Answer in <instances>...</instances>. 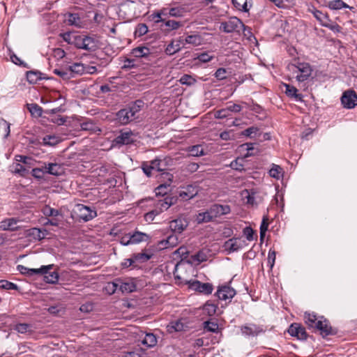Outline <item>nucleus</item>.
Masks as SVG:
<instances>
[{
    "mask_svg": "<svg viewBox=\"0 0 357 357\" xmlns=\"http://www.w3.org/2000/svg\"><path fill=\"white\" fill-rule=\"evenodd\" d=\"M131 54L137 58L146 57L151 54L149 48L145 46H139L132 49Z\"/></svg>",
    "mask_w": 357,
    "mask_h": 357,
    "instance_id": "nucleus-25",
    "label": "nucleus"
},
{
    "mask_svg": "<svg viewBox=\"0 0 357 357\" xmlns=\"http://www.w3.org/2000/svg\"><path fill=\"white\" fill-rule=\"evenodd\" d=\"M291 68L292 70L297 73L296 78L299 82L307 80L312 72L310 65L307 63H298V65H292Z\"/></svg>",
    "mask_w": 357,
    "mask_h": 357,
    "instance_id": "nucleus-5",
    "label": "nucleus"
},
{
    "mask_svg": "<svg viewBox=\"0 0 357 357\" xmlns=\"http://www.w3.org/2000/svg\"><path fill=\"white\" fill-rule=\"evenodd\" d=\"M81 128L83 130H90L93 132H96V130L100 131V130L98 129L91 121H87L82 123Z\"/></svg>",
    "mask_w": 357,
    "mask_h": 357,
    "instance_id": "nucleus-50",
    "label": "nucleus"
},
{
    "mask_svg": "<svg viewBox=\"0 0 357 357\" xmlns=\"http://www.w3.org/2000/svg\"><path fill=\"white\" fill-rule=\"evenodd\" d=\"M220 29L225 33L245 31L246 26L241 20L236 17H230L227 21L220 23Z\"/></svg>",
    "mask_w": 357,
    "mask_h": 357,
    "instance_id": "nucleus-4",
    "label": "nucleus"
},
{
    "mask_svg": "<svg viewBox=\"0 0 357 357\" xmlns=\"http://www.w3.org/2000/svg\"><path fill=\"white\" fill-rule=\"evenodd\" d=\"M30 328V325L28 324H18L15 326V329L20 333H26Z\"/></svg>",
    "mask_w": 357,
    "mask_h": 357,
    "instance_id": "nucleus-64",
    "label": "nucleus"
},
{
    "mask_svg": "<svg viewBox=\"0 0 357 357\" xmlns=\"http://www.w3.org/2000/svg\"><path fill=\"white\" fill-rule=\"evenodd\" d=\"M19 220L15 218H8L1 222L0 229L6 231H15L18 229V226L17 225Z\"/></svg>",
    "mask_w": 357,
    "mask_h": 357,
    "instance_id": "nucleus-20",
    "label": "nucleus"
},
{
    "mask_svg": "<svg viewBox=\"0 0 357 357\" xmlns=\"http://www.w3.org/2000/svg\"><path fill=\"white\" fill-rule=\"evenodd\" d=\"M288 333L290 335L296 337L298 340H305L307 335L304 327L297 323H293L288 328Z\"/></svg>",
    "mask_w": 357,
    "mask_h": 357,
    "instance_id": "nucleus-12",
    "label": "nucleus"
},
{
    "mask_svg": "<svg viewBox=\"0 0 357 357\" xmlns=\"http://www.w3.org/2000/svg\"><path fill=\"white\" fill-rule=\"evenodd\" d=\"M234 7L238 10L248 12V3L251 0H231Z\"/></svg>",
    "mask_w": 357,
    "mask_h": 357,
    "instance_id": "nucleus-33",
    "label": "nucleus"
},
{
    "mask_svg": "<svg viewBox=\"0 0 357 357\" xmlns=\"http://www.w3.org/2000/svg\"><path fill=\"white\" fill-rule=\"evenodd\" d=\"M217 308V305L211 301H207L204 305L203 310L208 316H213L216 313Z\"/></svg>",
    "mask_w": 357,
    "mask_h": 357,
    "instance_id": "nucleus-39",
    "label": "nucleus"
},
{
    "mask_svg": "<svg viewBox=\"0 0 357 357\" xmlns=\"http://www.w3.org/2000/svg\"><path fill=\"white\" fill-rule=\"evenodd\" d=\"M188 226L187 222L182 218L174 220L169 222V227L174 231L181 234Z\"/></svg>",
    "mask_w": 357,
    "mask_h": 357,
    "instance_id": "nucleus-19",
    "label": "nucleus"
},
{
    "mask_svg": "<svg viewBox=\"0 0 357 357\" xmlns=\"http://www.w3.org/2000/svg\"><path fill=\"white\" fill-rule=\"evenodd\" d=\"M268 218L266 215H264L262 219L261 224L260 225V238L261 239L264 238L265 234L268 230Z\"/></svg>",
    "mask_w": 357,
    "mask_h": 357,
    "instance_id": "nucleus-49",
    "label": "nucleus"
},
{
    "mask_svg": "<svg viewBox=\"0 0 357 357\" xmlns=\"http://www.w3.org/2000/svg\"><path fill=\"white\" fill-rule=\"evenodd\" d=\"M28 109L32 115L40 116L42 114V108L36 103L28 104Z\"/></svg>",
    "mask_w": 357,
    "mask_h": 357,
    "instance_id": "nucleus-43",
    "label": "nucleus"
},
{
    "mask_svg": "<svg viewBox=\"0 0 357 357\" xmlns=\"http://www.w3.org/2000/svg\"><path fill=\"white\" fill-rule=\"evenodd\" d=\"M179 82L182 84H185L187 86L193 85L196 82V79L189 75H184L181 78Z\"/></svg>",
    "mask_w": 357,
    "mask_h": 357,
    "instance_id": "nucleus-51",
    "label": "nucleus"
},
{
    "mask_svg": "<svg viewBox=\"0 0 357 357\" xmlns=\"http://www.w3.org/2000/svg\"><path fill=\"white\" fill-rule=\"evenodd\" d=\"M10 60L13 63H14L15 64L17 65V66H22V67H24V68H29V66H28L27 63H26L25 62H24L23 61H22L17 55H15L14 53L11 54L10 56Z\"/></svg>",
    "mask_w": 357,
    "mask_h": 357,
    "instance_id": "nucleus-54",
    "label": "nucleus"
},
{
    "mask_svg": "<svg viewBox=\"0 0 357 357\" xmlns=\"http://www.w3.org/2000/svg\"><path fill=\"white\" fill-rule=\"evenodd\" d=\"M166 243L169 248L176 246L178 244V236L175 234L169 235L166 238Z\"/></svg>",
    "mask_w": 357,
    "mask_h": 357,
    "instance_id": "nucleus-58",
    "label": "nucleus"
},
{
    "mask_svg": "<svg viewBox=\"0 0 357 357\" xmlns=\"http://www.w3.org/2000/svg\"><path fill=\"white\" fill-rule=\"evenodd\" d=\"M209 213H211L213 219L221 216L219 204L212 205L209 208Z\"/></svg>",
    "mask_w": 357,
    "mask_h": 357,
    "instance_id": "nucleus-57",
    "label": "nucleus"
},
{
    "mask_svg": "<svg viewBox=\"0 0 357 357\" xmlns=\"http://www.w3.org/2000/svg\"><path fill=\"white\" fill-rule=\"evenodd\" d=\"M243 158H237L231 162L230 167L233 169L238 170V171H242V170H243Z\"/></svg>",
    "mask_w": 357,
    "mask_h": 357,
    "instance_id": "nucleus-52",
    "label": "nucleus"
},
{
    "mask_svg": "<svg viewBox=\"0 0 357 357\" xmlns=\"http://www.w3.org/2000/svg\"><path fill=\"white\" fill-rule=\"evenodd\" d=\"M284 86L285 87V93L287 96L294 98L296 100H302L303 96L301 93H298V90L295 86L289 84H284Z\"/></svg>",
    "mask_w": 357,
    "mask_h": 357,
    "instance_id": "nucleus-23",
    "label": "nucleus"
},
{
    "mask_svg": "<svg viewBox=\"0 0 357 357\" xmlns=\"http://www.w3.org/2000/svg\"><path fill=\"white\" fill-rule=\"evenodd\" d=\"M341 102L345 108H354L357 105V94L353 90L347 91L342 94Z\"/></svg>",
    "mask_w": 357,
    "mask_h": 357,
    "instance_id": "nucleus-10",
    "label": "nucleus"
},
{
    "mask_svg": "<svg viewBox=\"0 0 357 357\" xmlns=\"http://www.w3.org/2000/svg\"><path fill=\"white\" fill-rule=\"evenodd\" d=\"M174 254L179 255L182 258V260H183L188 257V255L189 254V251H188L187 247L181 246L174 252Z\"/></svg>",
    "mask_w": 357,
    "mask_h": 357,
    "instance_id": "nucleus-59",
    "label": "nucleus"
},
{
    "mask_svg": "<svg viewBox=\"0 0 357 357\" xmlns=\"http://www.w3.org/2000/svg\"><path fill=\"white\" fill-rule=\"evenodd\" d=\"M259 129L257 127L252 126L243 130L242 134L245 136L252 137L256 135Z\"/></svg>",
    "mask_w": 357,
    "mask_h": 357,
    "instance_id": "nucleus-60",
    "label": "nucleus"
},
{
    "mask_svg": "<svg viewBox=\"0 0 357 357\" xmlns=\"http://www.w3.org/2000/svg\"><path fill=\"white\" fill-rule=\"evenodd\" d=\"M41 73L39 71H28L26 73V79L31 84H36L41 79Z\"/></svg>",
    "mask_w": 357,
    "mask_h": 357,
    "instance_id": "nucleus-36",
    "label": "nucleus"
},
{
    "mask_svg": "<svg viewBox=\"0 0 357 357\" xmlns=\"http://www.w3.org/2000/svg\"><path fill=\"white\" fill-rule=\"evenodd\" d=\"M169 185H166V184L160 185L155 190V195L157 196H158V195H161V196L166 195L167 193V191L169 190Z\"/></svg>",
    "mask_w": 357,
    "mask_h": 357,
    "instance_id": "nucleus-55",
    "label": "nucleus"
},
{
    "mask_svg": "<svg viewBox=\"0 0 357 357\" xmlns=\"http://www.w3.org/2000/svg\"><path fill=\"white\" fill-rule=\"evenodd\" d=\"M74 213L76 214L77 218L84 222L89 221L97 215V213L95 210L81 204L75 206Z\"/></svg>",
    "mask_w": 357,
    "mask_h": 357,
    "instance_id": "nucleus-6",
    "label": "nucleus"
},
{
    "mask_svg": "<svg viewBox=\"0 0 357 357\" xmlns=\"http://www.w3.org/2000/svg\"><path fill=\"white\" fill-rule=\"evenodd\" d=\"M61 142L59 137L56 135H46L43 138V144L54 146Z\"/></svg>",
    "mask_w": 357,
    "mask_h": 357,
    "instance_id": "nucleus-31",
    "label": "nucleus"
},
{
    "mask_svg": "<svg viewBox=\"0 0 357 357\" xmlns=\"http://www.w3.org/2000/svg\"><path fill=\"white\" fill-rule=\"evenodd\" d=\"M304 318L308 327L319 331L322 337L336 333L335 330L332 328L329 321L324 317H318L314 313H305Z\"/></svg>",
    "mask_w": 357,
    "mask_h": 357,
    "instance_id": "nucleus-1",
    "label": "nucleus"
},
{
    "mask_svg": "<svg viewBox=\"0 0 357 357\" xmlns=\"http://www.w3.org/2000/svg\"><path fill=\"white\" fill-rule=\"evenodd\" d=\"M45 281L47 283L55 284L59 280V274L57 272L54 271L44 274Z\"/></svg>",
    "mask_w": 357,
    "mask_h": 357,
    "instance_id": "nucleus-42",
    "label": "nucleus"
},
{
    "mask_svg": "<svg viewBox=\"0 0 357 357\" xmlns=\"http://www.w3.org/2000/svg\"><path fill=\"white\" fill-rule=\"evenodd\" d=\"M142 169L144 172V173L148 176L150 177L152 176L153 172H155L151 165V164L149 162V161L143 162L142 164Z\"/></svg>",
    "mask_w": 357,
    "mask_h": 357,
    "instance_id": "nucleus-46",
    "label": "nucleus"
},
{
    "mask_svg": "<svg viewBox=\"0 0 357 357\" xmlns=\"http://www.w3.org/2000/svg\"><path fill=\"white\" fill-rule=\"evenodd\" d=\"M53 73L61 77L64 80H68L72 78L71 73L69 71L68 67L61 69H54Z\"/></svg>",
    "mask_w": 357,
    "mask_h": 357,
    "instance_id": "nucleus-37",
    "label": "nucleus"
},
{
    "mask_svg": "<svg viewBox=\"0 0 357 357\" xmlns=\"http://www.w3.org/2000/svg\"><path fill=\"white\" fill-rule=\"evenodd\" d=\"M236 292L234 289L225 284L219 286L215 295L218 298L219 300L230 301L236 295Z\"/></svg>",
    "mask_w": 357,
    "mask_h": 357,
    "instance_id": "nucleus-11",
    "label": "nucleus"
},
{
    "mask_svg": "<svg viewBox=\"0 0 357 357\" xmlns=\"http://www.w3.org/2000/svg\"><path fill=\"white\" fill-rule=\"evenodd\" d=\"M241 331L242 334L245 336H257L259 334L265 333L266 328L261 325L249 324L242 326L241 327Z\"/></svg>",
    "mask_w": 357,
    "mask_h": 357,
    "instance_id": "nucleus-9",
    "label": "nucleus"
},
{
    "mask_svg": "<svg viewBox=\"0 0 357 357\" xmlns=\"http://www.w3.org/2000/svg\"><path fill=\"white\" fill-rule=\"evenodd\" d=\"M148 32V27L145 24H139L136 28L135 33L139 36L145 35Z\"/></svg>",
    "mask_w": 357,
    "mask_h": 357,
    "instance_id": "nucleus-63",
    "label": "nucleus"
},
{
    "mask_svg": "<svg viewBox=\"0 0 357 357\" xmlns=\"http://www.w3.org/2000/svg\"><path fill=\"white\" fill-rule=\"evenodd\" d=\"M176 199V197L171 196H167L164 199H159L156 204L158 212L160 213L167 210L171 206L175 204Z\"/></svg>",
    "mask_w": 357,
    "mask_h": 357,
    "instance_id": "nucleus-16",
    "label": "nucleus"
},
{
    "mask_svg": "<svg viewBox=\"0 0 357 357\" xmlns=\"http://www.w3.org/2000/svg\"><path fill=\"white\" fill-rule=\"evenodd\" d=\"M164 24L167 27L168 31L177 30L183 25L181 22L171 20H165Z\"/></svg>",
    "mask_w": 357,
    "mask_h": 357,
    "instance_id": "nucleus-40",
    "label": "nucleus"
},
{
    "mask_svg": "<svg viewBox=\"0 0 357 357\" xmlns=\"http://www.w3.org/2000/svg\"><path fill=\"white\" fill-rule=\"evenodd\" d=\"M269 174L271 177L278 179L282 175V169L279 165H273L269 171Z\"/></svg>",
    "mask_w": 357,
    "mask_h": 357,
    "instance_id": "nucleus-47",
    "label": "nucleus"
},
{
    "mask_svg": "<svg viewBox=\"0 0 357 357\" xmlns=\"http://www.w3.org/2000/svg\"><path fill=\"white\" fill-rule=\"evenodd\" d=\"M135 142V135L131 130H121L120 134L112 141V144L127 145Z\"/></svg>",
    "mask_w": 357,
    "mask_h": 357,
    "instance_id": "nucleus-8",
    "label": "nucleus"
},
{
    "mask_svg": "<svg viewBox=\"0 0 357 357\" xmlns=\"http://www.w3.org/2000/svg\"><path fill=\"white\" fill-rule=\"evenodd\" d=\"M149 162L153 166L154 170L157 172H164L167 169V164L164 160L155 158Z\"/></svg>",
    "mask_w": 357,
    "mask_h": 357,
    "instance_id": "nucleus-28",
    "label": "nucleus"
},
{
    "mask_svg": "<svg viewBox=\"0 0 357 357\" xmlns=\"http://www.w3.org/2000/svg\"><path fill=\"white\" fill-rule=\"evenodd\" d=\"M46 231L45 229L43 231L40 229L33 227L26 230V234L27 236L32 237L34 240L40 241L45 238Z\"/></svg>",
    "mask_w": 357,
    "mask_h": 357,
    "instance_id": "nucleus-22",
    "label": "nucleus"
},
{
    "mask_svg": "<svg viewBox=\"0 0 357 357\" xmlns=\"http://www.w3.org/2000/svg\"><path fill=\"white\" fill-rule=\"evenodd\" d=\"M112 294H114L118 287L123 293H131L135 291L136 285L132 282H122L116 281L112 283Z\"/></svg>",
    "mask_w": 357,
    "mask_h": 357,
    "instance_id": "nucleus-13",
    "label": "nucleus"
},
{
    "mask_svg": "<svg viewBox=\"0 0 357 357\" xmlns=\"http://www.w3.org/2000/svg\"><path fill=\"white\" fill-rule=\"evenodd\" d=\"M144 103L141 100H137L129 107L120 109L116 114L117 121L121 125H126L135 120L136 114L142 109Z\"/></svg>",
    "mask_w": 357,
    "mask_h": 357,
    "instance_id": "nucleus-2",
    "label": "nucleus"
},
{
    "mask_svg": "<svg viewBox=\"0 0 357 357\" xmlns=\"http://www.w3.org/2000/svg\"><path fill=\"white\" fill-rule=\"evenodd\" d=\"M142 344L148 348L156 345L158 340L156 336L153 333H146L141 341Z\"/></svg>",
    "mask_w": 357,
    "mask_h": 357,
    "instance_id": "nucleus-26",
    "label": "nucleus"
},
{
    "mask_svg": "<svg viewBox=\"0 0 357 357\" xmlns=\"http://www.w3.org/2000/svg\"><path fill=\"white\" fill-rule=\"evenodd\" d=\"M191 288L203 294H211L213 290V286L211 283H203L196 280L191 284Z\"/></svg>",
    "mask_w": 357,
    "mask_h": 357,
    "instance_id": "nucleus-14",
    "label": "nucleus"
},
{
    "mask_svg": "<svg viewBox=\"0 0 357 357\" xmlns=\"http://www.w3.org/2000/svg\"><path fill=\"white\" fill-rule=\"evenodd\" d=\"M13 172L21 176H24L28 172V170L22 165L17 163L15 165Z\"/></svg>",
    "mask_w": 357,
    "mask_h": 357,
    "instance_id": "nucleus-62",
    "label": "nucleus"
},
{
    "mask_svg": "<svg viewBox=\"0 0 357 357\" xmlns=\"http://www.w3.org/2000/svg\"><path fill=\"white\" fill-rule=\"evenodd\" d=\"M73 45L79 49L88 51H95L98 47V40L86 35L74 36Z\"/></svg>",
    "mask_w": 357,
    "mask_h": 357,
    "instance_id": "nucleus-3",
    "label": "nucleus"
},
{
    "mask_svg": "<svg viewBox=\"0 0 357 357\" xmlns=\"http://www.w3.org/2000/svg\"><path fill=\"white\" fill-rule=\"evenodd\" d=\"M204 328L210 332L218 333L219 330L218 324L215 321H206L204 322Z\"/></svg>",
    "mask_w": 357,
    "mask_h": 357,
    "instance_id": "nucleus-44",
    "label": "nucleus"
},
{
    "mask_svg": "<svg viewBox=\"0 0 357 357\" xmlns=\"http://www.w3.org/2000/svg\"><path fill=\"white\" fill-rule=\"evenodd\" d=\"M149 238V235L141 231H135L133 234L131 235V241L132 244H136L143 241H146Z\"/></svg>",
    "mask_w": 357,
    "mask_h": 357,
    "instance_id": "nucleus-32",
    "label": "nucleus"
},
{
    "mask_svg": "<svg viewBox=\"0 0 357 357\" xmlns=\"http://www.w3.org/2000/svg\"><path fill=\"white\" fill-rule=\"evenodd\" d=\"M314 16L320 22V24L325 27L333 29L331 22V20L329 19L326 13H324L320 10H316L314 12Z\"/></svg>",
    "mask_w": 357,
    "mask_h": 357,
    "instance_id": "nucleus-21",
    "label": "nucleus"
},
{
    "mask_svg": "<svg viewBox=\"0 0 357 357\" xmlns=\"http://www.w3.org/2000/svg\"><path fill=\"white\" fill-rule=\"evenodd\" d=\"M248 245L245 240L241 238H231L224 243L223 248L229 253L238 252Z\"/></svg>",
    "mask_w": 357,
    "mask_h": 357,
    "instance_id": "nucleus-7",
    "label": "nucleus"
},
{
    "mask_svg": "<svg viewBox=\"0 0 357 357\" xmlns=\"http://www.w3.org/2000/svg\"><path fill=\"white\" fill-rule=\"evenodd\" d=\"M10 124L6 120L1 119L0 121V128L2 130L4 138H7L10 135Z\"/></svg>",
    "mask_w": 357,
    "mask_h": 357,
    "instance_id": "nucleus-45",
    "label": "nucleus"
},
{
    "mask_svg": "<svg viewBox=\"0 0 357 357\" xmlns=\"http://www.w3.org/2000/svg\"><path fill=\"white\" fill-rule=\"evenodd\" d=\"M45 172L54 176H59L63 174L64 169L61 165L58 163H48L44 165Z\"/></svg>",
    "mask_w": 357,
    "mask_h": 357,
    "instance_id": "nucleus-17",
    "label": "nucleus"
},
{
    "mask_svg": "<svg viewBox=\"0 0 357 357\" xmlns=\"http://www.w3.org/2000/svg\"><path fill=\"white\" fill-rule=\"evenodd\" d=\"M53 267V264L48 266H42L40 268H29L27 272L28 275H43L47 273L50 269Z\"/></svg>",
    "mask_w": 357,
    "mask_h": 357,
    "instance_id": "nucleus-30",
    "label": "nucleus"
},
{
    "mask_svg": "<svg viewBox=\"0 0 357 357\" xmlns=\"http://www.w3.org/2000/svg\"><path fill=\"white\" fill-rule=\"evenodd\" d=\"M186 13V9L183 6H178L173 8H165L162 10V13H163L164 16H170L174 17H181L184 16Z\"/></svg>",
    "mask_w": 357,
    "mask_h": 357,
    "instance_id": "nucleus-15",
    "label": "nucleus"
},
{
    "mask_svg": "<svg viewBox=\"0 0 357 357\" xmlns=\"http://www.w3.org/2000/svg\"><path fill=\"white\" fill-rule=\"evenodd\" d=\"M182 45H184L183 38L180 37L178 40L172 41L167 46L165 52L167 54L173 55L181 50Z\"/></svg>",
    "mask_w": 357,
    "mask_h": 357,
    "instance_id": "nucleus-18",
    "label": "nucleus"
},
{
    "mask_svg": "<svg viewBox=\"0 0 357 357\" xmlns=\"http://www.w3.org/2000/svg\"><path fill=\"white\" fill-rule=\"evenodd\" d=\"M185 44H190L195 46L199 45L202 43V37L198 34L189 35L183 39Z\"/></svg>",
    "mask_w": 357,
    "mask_h": 357,
    "instance_id": "nucleus-34",
    "label": "nucleus"
},
{
    "mask_svg": "<svg viewBox=\"0 0 357 357\" xmlns=\"http://www.w3.org/2000/svg\"><path fill=\"white\" fill-rule=\"evenodd\" d=\"M79 17L77 14L75 13H69L67 21L70 25H77L79 22Z\"/></svg>",
    "mask_w": 357,
    "mask_h": 357,
    "instance_id": "nucleus-56",
    "label": "nucleus"
},
{
    "mask_svg": "<svg viewBox=\"0 0 357 357\" xmlns=\"http://www.w3.org/2000/svg\"><path fill=\"white\" fill-rule=\"evenodd\" d=\"M328 7L331 10H340L343 8H349V6L342 0H332L328 1Z\"/></svg>",
    "mask_w": 357,
    "mask_h": 357,
    "instance_id": "nucleus-35",
    "label": "nucleus"
},
{
    "mask_svg": "<svg viewBox=\"0 0 357 357\" xmlns=\"http://www.w3.org/2000/svg\"><path fill=\"white\" fill-rule=\"evenodd\" d=\"M213 218L211 216V213H209V209L205 212L199 213L197 215L196 220L198 223L208 222L213 220Z\"/></svg>",
    "mask_w": 357,
    "mask_h": 357,
    "instance_id": "nucleus-38",
    "label": "nucleus"
},
{
    "mask_svg": "<svg viewBox=\"0 0 357 357\" xmlns=\"http://www.w3.org/2000/svg\"><path fill=\"white\" fill-rule=\"evenodd\" d=\"M151 255L146 253H137L133 255L134 261L145 262L151 259Z\"/></svg>",
    "mask_w": 357,
    "mask_h": 357,
    "instance_id": "nucleus-53",
    "label": "nucleus"
},
{
    "mask_svg": "<svg viewBox=\"0 0 357 357\" xmlns=\"http://www.w3.org/2000/svg\"><path fill=\"white\" fill-rule=\"evenodd\" d=\"M0 288L7 290H18L19 289L16 284L5 280H0Z\"/></svg>",
    "mask_w": 357,
    "mask_h": 357,
    "instance_id": "nucleus-48",
    "label": "nucleus"
},
{
    "mask_svg": "<svg viewBox=\"0 0 357 357\" xmlns=\"http://www.w3.org/2000/svg\"><path fill=\"white\" fill-rule=\"evenodd\" d=\"M191 258L194 261H197L198 263H201L206 260V255L202 251H199L195 255H192Z\"/></svg>",
    "mask_w": 357,
    "mask_h": 357,
    "instance_id": "nucleus-61",
    "label": "nucleus"
},
{
    "mask_svg": "<svg viewBox=\"0 0 357 357\" xmlns=\"http://www.w3.org/2000/svg\"><path fill=\"white\" fill-rule=\"evenodd\" d=\"M68 69L71 73L72 77H74L75 75H82L86 70L85 66L81 63H75L69 66Z\"/></svg>",
    "mask_w": 357,
    "mask_h": 357,
    "instance_id": "nucleus-27",
    "label": "nucleus"
},
{
    "mask_svg": "<svg viewBox=\"0 0 357 357\" xmlns=\"http://www.w3.org/2000/svg\"><path fill=\"white\" fill-rule=\"evenodd\" d=\"M245 195L243 196L244 199L246 200V202L251 205H257L259 203L258 196H257V193L253 190L248 191L245 190Z\"/></svg>",
    "mask_w": 357,
    "mask_h": 357,
    "instance_id": "nucleus-29",
    "label": "nucleus"
},
{
    "mask_svg": "<svg viewBox=\"0 0 357 357\" xmlns=\"http://www.w3.org/2000/svg\"><path fill=\"white\" fill-rule=\"evenodd\" d=\"M188 151L191 156L197 157L204 155L203 149L200 145L190 146Z\"/></svg>",
    "mask_w": 357,
    "mask_h": 357,
    "instance_id": "nucleus-41",
    "label": "nucleus"
},
{
    "mask_svg": "<svg viewBox=\"0 0 357 357\" xmlns=\"http://www.w3.org/2000/svg\"><path fill=\"white\" fill-rule=\"evenodd\" d=\"M198 192L197 188L193 185H188L185 188V190L180 192V196L184 199L193 198Z\"/></svg>",
    "mask_w": 357,
    "mask_h": 357,
    "instance_id": "nucleus-24",
    "label": "nucleus"
}]
</instances>
